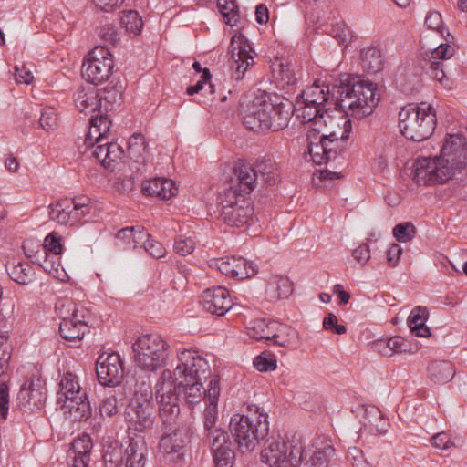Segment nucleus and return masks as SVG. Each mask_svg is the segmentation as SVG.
<instances>
[{"label": "nucleus", "mask_w": 467, "mask_h": 467, "mask_svg": "<svg viewBox=\"0 0 467 467\" xmlns=\"http://www.w3.org/2000/svg\"><path fill=\"white\" fill-rule=\"evenodd\" d=\"M124 151L122 148L116 142L111 141L108 145V156L104 167L114 170V164L121 161Z\"/></svg>", "instance_id": "obj_57"}, {"label": "nucleus", "mask_w": 467, "mask_h": 467, "mask_svg": "<svg viewBox=\"0 0 467 467\" xmlns=\"http://www.w3.org/2000/svg\"><path fill=\"white\" fill-rule=\"evenodd\" d=\"M271 111V128L269 130H279L287 127L291 114L289 109H285V105L283 103L274 104V109Z\"/></svg>", "instance_id": "obj_45"}, {"label": "nucleus", "mask_w": 467, "mask_h": 467, "mask_svg": "<svg viewBox=\"0 0 467 467\" xmlns=\"http://www.w3.org/2000/svg\"><path fill=\"white\" fill-rule=\"evenodd\" d=\"M328 109L310 105L299 98H296L295 106L297 118L302 119L303 122H314L315 124L321 123L324 113H327Z\"/></svg>", "instance_id": "obj_31"}, {"label": "nucleus", "mask_w": 467, "mask_h": 467, "mask_svg": "<svg viewBox=\"0 0 467 467\" xmlns=\"http://www.w3.org/2000/svg\"><path fill=\"white\" fill-rule=\"evenodd\" d=\"M55 311L61 319L60 322L70 320L73 317L86 312L83 307L78 308L76 304L70 299H58L55 304Z\"/></svg>", "instance_id": "obj_43"}, {"label": "nucleus", "mask_w": 467, "mask_h": 467, "mask_svg": "<svg viewBox=\"0 0 467 467\" xmlns=\"http://www.w3.org/2000/svg\"><path fill=\"white\" fill-rule=\"evenodd\" d=\"M382 53L379 47L369 46L361 50V66L368 74H376L383 69Z\"/></svg>", "instance_id": "obj_33"}, {"label": "nucleus", "mask_w": 467, "mask_h": 467, "mask_svg": "<svg viewBox=\"0 0 467 467\" xmlns=\"http://www.w3.org/2000/svg\"><path fill=\"white\" fill-rule=\"evenodd\" d=\"M210 266L218 269L226 276L238 280L251 278L258 272L256 265L241 256H226L213 259L211 261Z\"/></svg>", "instance_id": "obj_16"}, {"label": "nucleus", "mask_w": 467, "mask_h": 467, "mask_svg": "<svg viewBox=\"0 0 467 467\" xmlns=\"http://www.w3.org/2000/svg\"><path fill=\"white\" fill-rule=\"evenodd\" d=\"M268 415L257 405L248 406L247 414H234L229 431L242 451H253L269 432Z\"/></svg>", "instance_id": "obj_3"}, {"label": "nucleus", "mask_w": 467, "mask_h": 467, "mask_svg": "<svg viewBox=\"0 0 467 467\" xmlns=\"http://www.w3.org/2000/svg\"><path fill=\"white\" fill-rule=\"evenodd\" d=\"M428 318L426 307L416 306L408 317V326L411 333L416 337H426L431 336L430 328L425 325Z\"/></svg>", "instance_id": "obj_34"}, {"label": "nucleus", "mask_w": 467, "mask_h": 467, "mask_svg": "<svg viewBox=\"0 0 467 467\" xmlns=\"http://www.w3.org/2000/svg\"><path fill=\"white\" fill-rule=\"evenodd\" d=\"M114 62L109 50L102 46L96 47L88 53L82 65V76L89 83L101 84L112 75Z\"/></svg>", "instance_id": "obj_10"}, {"label": "nucleus", "mask_w": 467, "mask_h": 467, "mask_svg": "<svg viewBox=\"0 0 467 467\" xmlns=\"http://www.w3.org/2000/svg\"><path fill=\"white\" fill-rule=\"evenodd\" d=\"M120 25L128 33L139 35L141 31L143 22L137 11L127 10L123 11L120 16Z\"/></svg>", "instance_id": "obj_47"}, {"label": "nucleus", "mask_w": 467, "mask_h": 467, "mask_svg": "<svg viewBox=\"0 0 467 467\" xmlns=\"http://www.w3.org/2000/svg\"><path fill=\"white\" fill-rule=\"evenodd\" d=\"M253 364L260 372L274 371L276 368V358L274 355L263 352L254 358Z\"/></svg>", "instance_id": "obj_54"}, {"label": "nucleus", "mask_w": 467, "mask_h": 467, "mask_svg": "<svg viewBox=\"0 0 467 467\" xmlns=\"http://www.w3.org/2000/svg\"><path fill=\"white\" fill-rule=\"evenodd\" d=\"M307 147L312 161L317 165L331 164V157H329V153H327L331 149L326 148L324 141L311 142Z\"/></svg>", "instance_id": "obj_51"}, {"label": "nucleus", "mask_w": 467, "mask_h": 467, "mask_svg": "<svg viewBox=\"0 0 467 467\" xmlns=\"http://www.w3.org/2000/svg\"><path fill=\"white\" fill-rule=\"evenodd\" d=\"M251 47L245 42L231 43V57L234 60L232 77L240 80L247 68L254 64V57L250 54Z\"/></svg>", "instance_id": "obj_26"}, {"label": "nucleus", "mask_w": 467, "mask_h": 467, "mask_svg": "<svg viewBox=\"0 0 467 467\" xmlns=\"http://www.w3.org/2000/svg\"><path fill=\"white\" fill-rule=\"evenodd\" d=\"M209 443L213 451L215 467H234L235 462V451L232 447V441L228 433L216 429L209 433Z\"/></svg>", "instance_id": "obj_18"}, {"label": "nucleus", "mask_w": 467, "mask_h": 467, "mask_svg": "<svg viewBox=\"0 0 467 467\" xmlns=\"http://www.w3.org/2000/svg\"><path fill=\"white\" fill-rule=\"evenodd\" d=\"M218 201L221 218L227 225L240 227L252 220L254 206L249 197L234 191H223L219 194Z\"/></svg>", "instance_id": "obj_9"}, {"label": "nucleus", "mask_w": 467, "mask_h": 467, "mask_svg": "<svg viewBox=\"0 0 467 467\" xmlns=\"http://www.w3.org/2000/svg\"><path fill=\"white\" fill-rule=\"evenodd\" d=\"M57 402L64 413L68 414L74 421H86L92 416V408L87 392L85 399L75 391L64 395L57 394Z\"/></svg>", "instance_id": "obj_20"}, {"label": "nucleus", "mask_w": 467, "mask_h": 467, "mask_svg": "<svg viewBox=\"0 0 467 467\" xmlns=\"http://www.w3.org/2000/svg\"><path fill=\"white\" fill-rule=\"evenodd\" d=\"M352 132V124L349 119H345L343 126L337 131H332L329 134H323V141L326 148H330L331 150L327 151L331 157V166L336 168L335 163L344 164V153L350 146L349 138Z\"/></svg>", "instance_id": "obj_17"}, {"label": "nucleus", "mask_w": 467, "mask_h": 467, "mask_svg": "<svg viewBox=\"0 0 467 467\" xmlns=\"http://www.w3.org/2000/svg\"><path fill=\"white\" fill-rule=\"evenodd\" d=\"M105 467H128L124 450L121 446L109 445L103 454Z\"/></svg>", "instance_id": "obj_44"}, {"label": "nucleus", "mask_w": 467, "mask_h": 467, "mask_svg": "<svg viewBox=\"0 0 467 467\" xmlns=\"http://www.w3.org/2000/svg\"><path fill=\"white\" fill-rule=\"evenodd\" d=\"M364 420V424L369 427L370 431L379 435L385 434L389 427L388 419L384 418L382 412L377 407L366 409Z\"/></svg>", "instance_id": "obj_36"}, {"label": "nucleus", "mask_w": 467, "mask_h": 467, "mask_svg": "<svg viewBox=\"0 0 467 467\" xmlns=\"http://www.w3.org/2000/svg\"><path fill=\"white\" fill-rule=\"evenodd\" d=\"M454 48L448 43H440L430 51L421 53V67L426 73L436 81L442 83L446 79L443 61L451 58Z\"/></svg>", "instance_id": "obj_15"}, {"label": "nucleus", "mask_w": 467, "mask_h": 467, "mask_svg": "<svg viewBox=\"0 0 467 467\" xmlns=\"http://www.w3.org/2000/svg\"><path fill=\"white\" fill-rule=\"evenodd\" d=\"M406 342L400 337H390L388 340H379L375 343V348L383 356L391 357L395 353L406 352Z\"/></svg>", "instance_id": "obj_42"}, {"label": "nucleus", "mask_w": 467, "mask_h": 467, "mask_svg": "<svg viewBox=\"0 0 467 467\" xmlns=\"http://www.w3.org/2000/svg\"><path fill=\"white\" fill-rule=\"evenodd\" d=\"M266 292L272 299H286L293 292V285L287 277L275 276L267 285Z\"/></svg>", "instance_id": "obj_38"}, {"label": "nucleus", "mask_w": 467, "mask_h": 467, "mask_svg": "<svg viewBox=\"0 0 467 467\" xmlns=\"http://www.w3.org/2000/svg\"><path fill=\"white\" fill-rule=\"evenodd\" d=\"M99 382L107 387L119 385L124 376V366L120 356L116 353L101 354L96 363Z\"/></svg>", "instance_id": "obj_14"}, {"label": "nucleus", "mask_w": 467, "mask_h": 467, "mask_svg": "<svg viewBox=\"0 0 467 467\" xmlns=\"http://www.w3.org/2000/svg\"><path fill=\"white\" fill-rule=\"evenodd\" d=\"M424 26L426 29L435 32L441 38L444 36L445 33L447 36L450 35L448 28L443 23L441 14L438 11H430L427 13Z\"/></svg>", "instance_id": "obj_49"}, {"label": "nucleus", "mask_w": 467, "mask_h": 467, "mask_svg": "<svg viewBox=\"0 0 467 467\" xmlns=\"http://www.w3.org/2000/svg\"><path fill=\"white\" fill-rule=\"evenodd\" d=\"M256 180L260 177L265 184L273 185L279 180L276 164L271 158H263L253 165Z\"/></svg>", "instance_id": "obj_35"}, {"label": "nucleus", "mask_w": 467, "mask_h": 467, "mask_svg": "<svg viewBox=\"0 0 467 467\" xmlns=\"http://www.w3.org/2000/svg\"><path fill=\"white\" fill-rule=\"evenodd\" d=\"M37 124L43 130H53L57 126V115L52 107H45L40 109V116L37 118Z\"/></svg>", "instance_id": "obj_52"}, {"label": "nucleus", "mask_w": 467, "mask_h": 467, "mask_svg": "<svg viewBox=\"0 0 467 467\" xmlns=\"http://www.w3.org/2000/svg\"><path fill=\"white\" fill-rule=\"evenodd\" d=\"M99 100L101 102L100 108L103 109V115H109V112L116 110L121 105V87L107 86L103 88L102 93L99 94Z\"/></svg>", "instance_id": "obj_37"}, {"label": "nucleus", "mask_w": 467, "mask_h": 467, "mask_svg": "<svg viewBox=\"0 0 467 467\" xmlns=\"http://www.w3.org/2000/svg\"><path fill=\"white\" fill-rule=\"evenodd\" d=\"M274 103L268 94L264 93L255 97L246 109L242 111L243 122L251 130H269L271 128L270 114Z\"/></svg>", "instance_id": "obj_13"}, {"label": "nucleus", "mask_w": 467, "mask_h": 467, "mask_svg": "<svg viewBox=\"0 0 467 467\" xmlns=\"http://www.w3.org/2000/svg\"><path fill=\"white\" fill-rule=\"evenodd\" d=\"M455 375L454 366L446 360H436L428 367V376L436 384H445Z\"/></svg>", "instance_id": "obj_32"}, {"label": "nucleus", "mask_w": 467, "mask_h": 467, "mask_svg": "<svg viewBox=\"0 0 467 467\" xmlns=\"http://www.w3.org/2000/svg\"><path fill=\"white\" fill-rule=\"evenodd\" d=\"M10 278L19 285H28L36 278V273L28 263H17L12 266H7Z\"/></svg>", "instance_id": "obj_40"}, {"label": "nucleus", "mask_w": 467, "mask_h": 467, "mask_svg": "<svg viewBox=\"0 0 467 467\" xmlns=\"http://www.w3.org/2000/svg\"><path fill=\"white\" fill-rule=\"evenodd\" d=\"M437 124L434 108L425 102L409 103L399 112V129L408 140L420 142L429 139Z\"/></svg>", "instance_id": "obj_5"}, {"label": "nucleus", "mask_w": 467, "mask_h": 467, "mask_svg": "<svg viewBox=\"0 0 467 467\" xmlns=\"http://www.w3.org/2000/svg\"><path fill=\"white\" fill-rule=\"evenodd\" d=\"M203 427L207 431L206 438L209 440V433L216 430L214 428L217 421V407L208 406L203 412Z\"/></svg>", "instance_id": "obj_63"}, {"label": "nucleus", "mask_w": 467, "mask_h": 467, "mask_svg": "<svg viewBox=\"0 0 467 467\" xmlns=\"http://www.w3.org/2000/svg\"><path fill=\"white\" fill-rule=\"evenodd\" d=\"M118 412V400L115 396H109L102 400L99 404L101 417H111Z\"/></svg>", "instance_id": "obj_62"}, {"label": "nucleus", "mask_w": 467, "mask_h": 467, "mask_svg": "<svg viewBox=\"0 0 467 467\" xmlns=\"http://www.w3.org/2000/svg\"><path fill=\"white\" fill-rule=\"evenodd\" d=\"M278 69L275 70L278 74V78L286 85H294L297 81V72L296 66L291 62L280 61L277 65Z\"/></svg>", "instance_id": "obj_53"}, {"label": "nucleus", "mask_w": 467, "mask_h": 467, "mask_svg": "<svg viewBox=\"0 0 467 467\" xmlns=\"http://www.w3.org/2000/svg\"><path fill=\"white\" fill-rule=\"evenodd\" d=\"M178 364L173 371L176 381L207 379L211 374L210 366L197 351L183 349L177 354Z\"/></svg>", "instance_id": "obj_11"}, {"label": "nucleus", "mask_w": 467, "mask_h": 467, "mask_svg": "<svg viewBox=\"0 0 467 467\" xmlns=\"http://www.w3.org/2000/svg\"><path fill=\"white\" fill-rule=\"evenodd\" d=\"M141 191L144 195L167 200L177 194L178 188L171 179L155 177L143 182Z\"/></svg>", "instance_id": "obj_28"}, {"label": "nucleus", "mask_w": 467, "mask_h": 467, "mask_svg": "<svg viewBox=\"0 0 467 467\" xmlns=\"http://www.w3.org/2000/svg\"><path fill=\"white\" fill-rule=\"evenodd\" d=\"M467 165V139L464 135L449 134L439 156L417 159L414 180L418 183H443L461 173Z\"/></svg>", "instance_id": "obj_2"}, {"label": "nucleus", "mask_w": 467, "mask_h": 467, "mask_svg": "<svg viewBox=\"0 0 467 467\" xmlns=\"http://www.w3.org/2000/svg\"><path fill=\"white\" fill-rule=\"evenodd\" d=\"M256 181L253 164L238 160L233 169L229 186L224 191H234L235 193L249 197L255 188Z\"/></svg>", "instance_id": "obj_21"}, {"label": "nucleus", "mask_w": 467, "mask_h": 467, "mask_svg": "<svg viewBox=\"0 0 467 467\" xmlns=\"http://www.w3.org/2000/svg\"><path fill=\"white\" fill-rule=\"evenodd\" d=\"M285 329H286L285 326L265 318L251 320L246 327L247 335L250 337L256 340H265L267 343L271 338L280 337V332Z\"/></svg>", "instance_id": "obj_24"}, {"label": "nucleus", "mask_w": 467, "mask_h": 467, "mask_svg": "<svg viewBox=\"0 0 467 467\" xmlns=\"http://www.w3.org/2000/svg\"><path fill=\"white\" fill-rule=\"evenodd\" d=\"M376 87L373 83L360 79L358 77L346 76L340 78L339 84L319 85L315 82L307 87L297 97L310 105L326 107V103L331 99L335 107L344 111H349L351 115L362 118L373 112L378 104L376 98Z\"/></svg>", "instance_id": "obj_1"}, {"label": "nucleus", "mask_w": 467, "mask_h": 467, "mask_svg": "<svg viewBox=\"0 0 467 467\" xmlns=\"http://www.w3.org/2000/svg\"><path fill=\"white\" fill-rule=\"evenodd\" d=\"M155 389L159 407H161L162 401H171V403H174L179 411V400L182 396L189 405H194L202 400L205 393L202 380L177 381V383H174L172 373L169 369L161 373Z\"/></svg>", "instance_id": "obj_6"}, {"label": "nucleus", "mask_w": 467, "mask_h": 467, "mask_svg": "<svg viewBox=\"0 0 467 467\" xmlns=\"http://www.w3.org/2000/svg\"><path fill=\"white\" fill-rule=\"evenodd\" d=\"M147 236L148 233L141 225L122 228L116 234L117 239L124 241L133 249L139 248Z\"/></svg>", "instance_id": "obj_39"}, {"label": "nucleus", "mask_w": 467, "mask_h": 467, "mask_svg": "<svg viewBox=\"0 0 467 467\" xmlns=\"http://www.w3.org/2000/svg\"><path fill=\"white\" fill-rule=\"evenodd\" d=\"M195 244L194 233L191 232L185 234H179L175 239L173 248L178 254L186 256L193 252Z\"/></svg>", "instance_id": "obj_50"}, {"label": "nucleus", "mask_w": 467, "mask_h": 467, "mask_svg": "<svg viewBox=\"0 0 467 467\" xmlns=\"http://www.w3.org/2000/svg\"><path fill=\"white\" fill-rule=\"evenodd\" d=\"M134 388V397L126 409V420L135 431H148L153 428L155 422L151 384L143 381L140 389L138 384Z\"/></svg>", "instance_id": "obj_7"}, {"label": "nucleus", "mask_w": 467, "mask_h": 467, "mask_svg": "<svg viewBox=\"0 0 467 467\" xmlns=\"http://www.w3.org/2000/svg\"><path fill=\"white\" fill-rule=\"evenodd\" d=\"M124 453L128 467H144L148 454V446L144 437L135 436L130 438L129 445L124 450Z\"/></svg>", "instance_id": "obj_30"}, {"label": "nucleus", "mask_w": 467, "mask_h": 467, "mask_svg": "<svg viewBox=\"0 0 467 467\" xmlns=\"http://www.w3.org/2000/svg\"><path fill=\"white\" fill-rule=\"evenodd\" d=\"M201 303L203 309L216 316L225 315L233 306L230 293L223 286H213L204 290Z\"/></svg>", "instance_id": "obj_23"}, {"label": "nucleus", "mask_w": 467, "mask_h": 467, "mask_svg": "<svg viewBox=\"0 0 467 467\" xmlns=\"http://www.w3.org/2000/svg\"><path fill=\"white\" fill-rule=\"evenodd\" d=\"M69 391H75V393L78 395H82L83 399H85L86 389H83L78 381V377L71 373H65L59 382V389L57 394L64 395L65 393H68Z\"/></svg>", "instance_id": "obj_48"}, {"label": "nucleus", "mask_w": 467, "mask_h": 467, "mask_svg": "<svg viewBox=\"0 0 467 467\" xmlns=\"http://www.w3.org/2000/svg\"><path fill=\"white\" fill-rule=\"evenodd\" d=\"M41 247L47 249V254L50 252L54 255L61 254L63 251L61 237L55 232L50 233L46 236Z\"/></svg>", "instance_id": "obj_58"}, {"label": "nucleus", "mask_w": 467, "mask_h": 467, "mask_svg": "<svg viewBox=\"0 0 467 467\" xmlns=\"http://www.w3.org/2000/svg\"><path fill=\"white\" fill-rule=\"evenodd\" d=\"M49 217L50 219L57 221V223L61 224H67V223H75L76 221H73L72 215L70 213L65 212L64 207L59 208L56 204L49 206Z\"/></svg>", "instance_id": "obj_61"}, {"label": "nucleus", "mask_w": 467, "mask_h": 467, "mask_svg": "<svg viewBox=\"0 0 467 467\" xmlns=\"http://www.w3.org/2000/svg\"><path fill=\"white\" fill-rule=\"evenodd\" d=\"M299 452L296 458L295 467H327L335 450L330 444L323 441L305 447L299 441Z\"/></svg>", "instance_id": "obj_19"}, {"label": "nucleus", "mask_w": 467, "mask_h": 467, "mask_svg": "<svg viewBox=\"0 0 467 467\" xmlns=\"http://www.w3.org/2000/svg\"><path fill=\"white\" fill-rule=\"evenodd\" d=\"M139 247L143 248L145 252L154 258H161L166 253L163 245L160 242L152 239L150 234L143 239Z\"/></svg>", "instance_id": "obj_55"}, {"label": "nucleus", "mask_w": 467, "mask_h": 467, "mask_svg": "<svg viewBox=\"0 0 467 467\" xmlns=\"http://www.w3.org/2000/svg\"><path fill=\"white\" fill-rule=\"evenodd\" d=\"M217 7L227 25L231 26L237 25L239 10L235 0H217Z\"/></svg>", "instance_id": "obj_46"}, {"label": "nucleus", "mask_w": 467, "mask_h": 467, "mask_svg": "<svg viewBox=\"0 0 467 467\" xmlns=\"http://www.w3.org/2000/svg\"><path fill=\"white\" fill-rule=\"evenodd\" d=\"M416 234L415 226L411 223H399L393 228V235L398 242H408Z\"/></svg>", "instance_id": "obj_56"}, {"label": "nucleus", "mask_w": 467, "mask_h": 467, "mask_svg": "<svg viewBox=\"0 0 467 467\" xmlns=\"http://www.w3.org/2000/svg\"><path fill=\"white\" fill-rule=\"evenodd\" d=\"M169 345L158 334L140 337L132 345L134 361L145 371H154L164 365Z\"/></svg>", "instance_id": "obj_8"}, {"label": "nucleus", "mask_w": 467, "mask_h": 467, "mask_svg": "<svg viewBox=\"0 0 467 467\" xmlns=\"http://www.w3.org/2000/svg\"><path fill=\"white\" fill-rule=\"evenodd\" d=\"M348 459L353 467H375L364 459L362 451L357 447L348 449Z\"/></svg>", "instance_id": "obj_64"}, {"label": "nucleus", "mask_w": 467, "mask_h": 467, "mask_svg": "<svg viewBox=\"0 0 467 467\" xmlns=\"http://www.w3.org/2000/svg\"><path fill=\"white\" fill-rule=\"evenodd\" d=\"M299 453V440L285 442L272 437L262 450L261 459L270 467H295Z\"/></svg>", "instance_id": "obj_12"}, {"label": "nucleus", "mask_w": 467, "mask_h": 467, "mask_svg": "<svg viewBox=\"0 0 467 467\" xmlns=\"http://www.w3.org/2000/svg\"><path fill=\"white\" fill-rule=\"evenodd\" d=\"M112 121L109 115H92L89 119V129L86 134L84 143L88 147H94L109 140V133Z\"/></svg>", "instance_id": "obj_25"}, {"label": "nucleus", "mask_w": 467, "mask_h": 467, "mask_svg": "<svg viewBox=\"0 0 467 467\" xmlns=\"http://www.w3.org/2000/svg\"><path fill=\"white\" fill-rule=\"evenodd\" d=\"M93 448L92 439L88 434H83L75 439L71 444V450L74 453V460H83L84 463L88 464L90 453Z\"/></svg>", "instance_id": "obj_41"}, {"label": "nucleus", "mask_w": 467, "mask_h": 467, "mask_svg": "<svg viewBox=\"0 0 467 467\" xmlns=\"http://www.w3.org/2000/svg\"><path fill=\"white\" fill-rule=\"evenodd\" d=\"M47 399V390L39 379L27 380L17 394V403L24 411L39 410Z\"/></svg>", "instance_id": "obj_22"}, {"label": "nucleus", "mask_w": 467, "mask_h": 467, "mask_svg": "<svg viewBox=\"0 0 467 467\" xmlns=\"http://www.w3.org/2000/svg\"><path fill=\"white\" fill-rule=\"evenodd\" d=\"M159 416L162 422L159 449L166 461L177 463L183 460L190 441L188 430L178 422L179 410L174 403L171 405V401H162Z\"/></svg>", "instance_id": "obj_4"}, {"label": "nucleus", "mask_w": 467, "mask_h": 467, "mask_svg": "<svg viewBox=\"0 0 467 467\" xmlns=\"http://www.w3.org/2000/svg\"><path fill=\"white\" fill-rule=\"evenodd\" d=\"M74 102L80 112L103 115V109L100 108L99 94L95 88L78 89L74 94Z\"/></svg>", "instance_id": "obj_29"}, {"label": "nucleus", "mask_w": 467, "mask_h": 467, "mask_svg": "<svg viewBox=\"0 0 467 467\" xmlns=\"http://www.w3.org/2000/svg\"><path fill=\"white\" fill-rule=\"evenodd\" d=\"M220 391V379L218 376H213L209 381L208 389L206 392V397L209 401L208 406L217 407Z\"/></svg>", "instance_id": "obj_59"}, {"label": "nucleus", "mask_w": 467, "mask_h": 467, "mask_svg": "<svg viewBox=\"0 0 467 467\" xmlns=\"http://www.w3.org/2000/svg\"><path fill=\"white\" fill-rule=\"evenodd\" d=\"M89 332L86 312L73 317L70 320L60 322L59 334L63 339L70 343H78Z\"/></svg>", "instance_id": "obj_27"}, {"label": "nucleus", "mask_w": 467, "mask_h": 467, "mask_svg": "<svg viewBox=\"0 0 467 467\" xmlns=\"http://www.w3.org/2000/svg\"><path fill=\"white\" fill-rule=\"evenodd\" d=\"M128 144V150L130 154L140 156L146 150L145 138L142 134L140 133L133 134L129 139Z\"/></svg>", "instance_id": "obj_60"}]
</instances>
